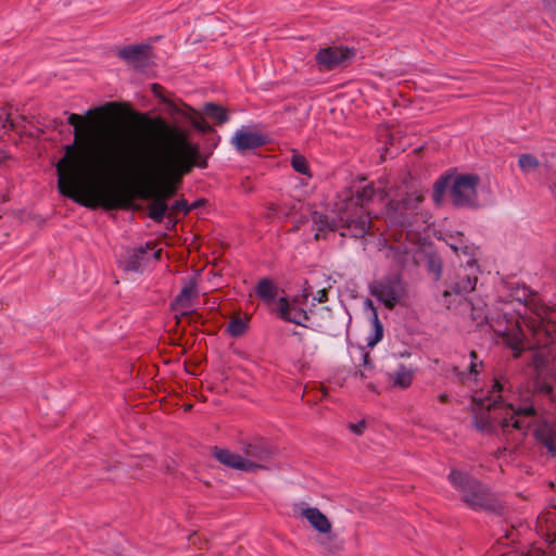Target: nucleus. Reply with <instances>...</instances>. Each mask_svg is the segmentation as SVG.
<instances>
[{"label":"nucleus","mask_w":556,"mask_h":556,"mask_svg":"<svg viewBox=\"0 0 556 556\" xmlns=\"http://www.w3.org/2000/svg\"><path fill=\"white\" fill-rule=\"evenodd\" d=\"M354 56V51L339 46L320 49L316 54V63L323 70L330 71L343 65Z\"/></svg>","instance_id":"nucleus-11"},{"label":"nucleus","mask_w":556,"mask_h":556,"mask_svg":"<svg viewBox=\"0 0 556 556\" xmlns=\"http://www.w3.org/2000/svg\"><path fill=\"white\" fill-rule=\"evenodd\" d=\"M151 141L140 164L139 198L149 200V217L161 222L169 210L167 200L176 193V185L188 174L199 157V147L187 135L159 119L150 128Z\"/></svg>","instance_id":"nucleus-2"},{"label":"nucleus","mask_w":556,"mask_h":556,"mask_svg":"<svg viewBox=\"0 0 556 556\" xmlns=\"http://www.w3.org/2000/svg\"><path fill=\"white\" fill-rule=\"evenodd\" d=\"M370 293L381 301L388 308H393L403 298L405 288L397 275L387 276L374 281Z\"/></svg>","instance_id":"nucleus-10"},{"label":"nucleus","mask_w":556,"mask_h":556,"mask_svg":"<svg viewBox=\"0 0 556 556\" xmlns=\"http://www.w3.org/2000/svg\"><path fill=\"white\" fill-rule=\"evenodd\" d=\"M478 280V266L475 260L469 258L466 265H460L446 281V289L442 293L443 305L451 309L465 303L467 306V294L472 292Z\"/></svg>","instance_id":"nucleus-7"},{"label":"nucleus","mask_w":556,"mask_h":556,"mask_svg":"<svg viewBox=\"0 0 556 556\" xmlns=\"http://www.w3.org/2000/svg\"><path fill=\"white\" fill-rule=\"evenodd\" d=\"M231 142L237 150L245 151L264 146L266 143V140L258 132L240 129L236 131L231 139Z\"/></svg>","instance_id":"nucleus-18"},{"label":"nucleus","mask_w":556,"mask_h":556,"mask_svg":"<svg viewBox=\"0 0 556 556\" xmlns=\"http://www.w3.org/2000/svg\"><path fill=\"white\" fill-rule=\"evenodd\" d=\"M160 87L157 85H153V91L156 92V90L159 89Z\"/></svg>","instance_id":"nucleus-44"},{"label":"nucleus","mask_w":556,"mask_h":556,"mask_svg":"<svg viewBox=\"0 0 556 556\" xmlns=\"http://www.w3.org/2000/svg\"><path fill=\"white\" fill-rule=\"evenodd\" d=\"M11 115V110L7 108H0V129L8 131L15 128V122Z\"/></svg>","instance_id":"nucleus-28"},{"label":"nucleus","mask_w":556,"mask_h":556,"mask_svg":"<svg viewBox=\"0 0 556 556\" xmlns=\"http://www.w3.org/2000/svg\"><path fill=\"white\" fill-rule=\"evenodd\" d=\"M368 306L371 308V320H372V327L374 332L372 336L368 339L367 344L369 346L376 345L379 341H381L383 337V328L381 323L379 321L378 314L376 308L372 306L371 301H367Z\"/></svg>","instance_id":"nucleus-24"},{"label":"nucleus","mask_w":556,"mask_h":556,"mask_svg":"<svg viewBox=\"0 0 556 556\" xmlns=\"http://www.w3.org/2000/svg\"><path fill=\"white\" fill-rule=\"evenodd\" d=\"M199 291L194 280H190L184 286L180 293L177 295L174 304V309L180 312L185 317L190 318L191 321H197L200 316L190 308L193 306L194 300L198 298Z\"/></svg>","instance_id":"nucleus-13"},{"label":"nucleus","mask_w":556,"mask_h":556,"mask_svg":"<svg viewBox=\"0 0 556 556\" xmlns=\"http://www.w3.org/2000/svg\"><path fill=\"white\" fill-rule=\"evenodd\" d=\"M546 9L556 13V0H543Z\"/></svg>","instance_id":"nucleus-38"},{"label":"nucleus","mask_w":556,"mask_h":556,"mask_svg":"<svg viewBox=\"0 0 556 556\" xmlns=\"http://www.w3.org/2000/svg\"><path fill=\"white\" fill-rule=\"evenodd\" d=\"M139 267H140V263H139V261H134V262L131 263V268H132V269L137 270Z\"/></svg>","instance_id":"nucleus-41"},{"label":"nucleus","mask_w":556,"mask_h":556,"mask_svg":"<svg viewBox=\"0 0 556 556\" xmlns=\"http://www.w3.org/2000/svg\"><path fill=\"white\" fill-rule=\"evenodd\" d=\"M349 428L353 433L361 435L364 433L366 424H365V421H361L358 424H350Z\"/></svg>","instance_id":"nucleus-37"},{"label":"nucleus","mask_w":556,"mask_h":556,"mask_svg":"<svg viewBox=\"0 0 556 556\" xmlns=\"http://www.w3.org/2000/svg\"><path fill=\"white\" fill-rule=\"evenodd\" d=\"M67 121L74 126V142L56 163L60 193L86 207H127L132 195L117 178L130 151L128 131L110 127L91 135L83 116L72 113Z\"/></svg>","instance_id":"nucleus-1"},{"label":"nucleus","mask_w":556,"mask_h":556,"mask_svg":"<svg viewBox=\"0 0 556 556\" xmlns=\"http://www.w3.org/2000/svg\"><path fill=\"white\" fill-rule=\"evenodd\" d=\"M154 256L159 257L160 256V251L154 252Z\"/></svg>","instance_id":"nucleus-45"},{"label":"nucleus","mask_w":556,"mask_h":556,"mask_svg":"<svg viewBox=\"0 0 556 556\" xmlns=\"http://www.w3.org/2000/svg\"><path fill=\"white\" fill-rule=\"evenodd\" d=\"M363 361H364V369H359L355 372L356 376H359L361 378H367V370L369 369V355L367 353L363 354Z\"/></svg>","instance_id":"nucleus-35"},{"label":"nucleus","mask_w":556,"mask_h":556,"mask_svg":"<svg viewBox=\"0 0 556 556\" xmlns=\"http://www.w3.org/2000/svg\"><path fill=\"white\" fill-rule=\"evenodd\" d=\"M194 126H195L197 128H199V129H204V128H203L200 124H198V123H194Z\"/></svg>","instance_id":"nucleus-43"},{"label":"nucleus","mask_w":556,"mask_h":556,"mask_svg":"<svg viewBox=\"0 0 556 556\" xmlns=\"http://www.w3.org/2000/svg\"><path fill=\"white\" fill-rule=\"evenodd\" d=\"M256 294L267 304L275 305V299L277 296V287L274 282L267 278L261 279L256 286Z\"/></svg>","instance_id":"nucleus-23"},{"label":"nucleus","mask_w":556,"mask_h":556,"mask_svg":"<svg viewBox=\"0 0 556 556\" xmlns=\"http://www.w3.org/2000/svg\"><path fill=\"white\" fill-rule=\"evenodd\" d=\"M295 513L305 518L316 531L325 534L331 531V522L318 508L300 504L295 506Z\"/></svg>","instance_id":"nucleus-16"},{"label":"nucleus","mask_w":556,"mask_h":556,"mask_svg":"<svg viewBox=\"0 0 556 556\" xmlns=\"http://www.w3.org/2000/svg\"><path fill=\"white\" fill-rule=\"evenodd\" d=\"M204 113L208 117L215 119L218 124L225 123L228 119L226 110L213 103H207L204 106Z\"/></svg>","instance_id":"nucleus-25"},{"label":"nucleus","mask_w":556,"mask_h":556,"mask_svg":"<svg viewBox=\"0 0 556 556\" xmlns=\"http://www.w3.org/2000/svg\"><path fill=\"white\" fill-rule=\"evenodd\" d=\"M273 452L265 443L250 444L244 451L245 459H253L258 464L265 466L264 469H268L267 463L271 458Z\"/></svg>","instance_id":"nucleus-22"},{"label":"nucleus","mask_w":556,"mask_h":556,"mask_svg":"<svg viewBox=\"0 0 556 556\" xmlns=\"http://www.w3.org/2000/svg\"><path fill=\"white\" fill-rule=\"evenodd\" d=\"M368 388L375 391V387H374V384H371V383H370V384H368Z\"/></svg>","instance_id":"nucleus-46"},{"label":"nucleus","mask_w":556,"mask_h":556,"mask_svg":"<svg viewBox=\"0 0 556 556\" xmlns=\"http://www.w3.org/2000/svg\"><path fill=\"white\" fill-rule=\"evenodd\" d=\"M518 163L520 168L526 173L533 170L539 165V161L531 154H521Z\"/></svg>","instance_id":"nucleus-30"},{"label":"nucleus","mask_w":556,"mask_h":556,"mask_svg":"<svg viewBox=\"0 0 556 556\" xmlns=\"http://www.w3.org/2000/svg\"><path fill=\"white\" fill-rule=\"evenodd\" d=\"M479 178L476 175L448 174L442 176L433 187V200L440 203L444 193L450 190L454 205L459 207H475L478 205L477 186Z\"/></svg>","instance_id":"nucleus-6"},{"label":"nucleus","mask_w":556,"mask_h":556,"mask_svg":"<svg viewBox=\"0 0 556 556\" xmlns=\"http://www.w3.org/2000/svg\"><path fill=\"white\" fill-rule=\"evenodd\" d=\"M439 400H440L441 402H446V401H447V395H446V394H440V395H439Z\"/></svg>","instance_id":"nucleus-42"},{"label":"nucleus","mask_w":556,"mask_h":556,"mask_svg":"<svg viewBox=\"0 0 556 556\" xmlns=\"http://www.w3.org/2000/svg\"><path fill=\"white\" fill-rule=\"evenodd\" d=\"M451 484L462 494L463 501L473 509H489L493 498L485 486L467 472L452 469L448 475Z\"/></svg>","instance_id":"nucleus-8"},{"label":"nucleus","mask_w":556,"mask_h":556,"mask_svg":"<svg viewBox=\"0 0 556 556\" xmlns=\"http://www.w3.org/2000/svg\"><path fill=\"white\" fill-rule=\"evenodd\" d=\"M521 556H529V554L527 553V554H523V555H521Z\"/></svg>","instance_id":"nucleus-47"},{"label":"nucleus","mask_w":556,"mask_h":556,"mask_svg":"<svg viewBox=\"0 0 556 556\" xmlns=\"http://www.w3.org/2000/svg\"><path fill=\"white\" fill-rule=\"evenodd\" d=\"M291 166L295 172H298L300 174L309 175V167H308L307 161L303 155H301L299 153L292 154Z\"/></svg>","instance_id":"nucleus-26"},{"label":"nucleus","mask_w":556,"mask_h":556,"mask_svg":"<svg viewBox=\"0 0 556 556\" xmlns=\"http://www.w3.org/2000/svg\"><path fill=\"white\" fill-rule=\"evenodd\" d=\"M214 455L218 462L233 469L255 472L260 468H265L263 464H258L253 459H245L244 456L232 453L228 450H216Z\"/></svg>","instance_id":"nucleus-14"},{"label":"nucleus","mask_w":556,"mask_h":556,"mask_svg":"<svg viewBox=\"0 0 556 556\" xmlns=\"http://www.w3.org/2000/svg\"><path fill=\"white\" fill-rule=\"evenodd\" d=\"M428 267L431 273L434 274L435 279L438 280L442 273V266L439 258L431 257L428 262Z\"/></svg>","instance_id":"nucleus-33"},{"label":"nucleus","mask_w":556,"mask_h":556,"mask_svg":"<svg viewBox=\"0 0 556 556\" xmlns=\"http://www.w3.org/2000/svg\"><path fill=\"white\" fill-rule=\"evenodd\" d=\"M482 366V362L477 361V354L471 351L468 355V362L460 368L459 366L453 367V374L462 382L476 380L479 370L478 367Z\"/></svg>","instance_id":"nucleus-21"},{"label":"nucleus","mask_w":556,"mask_h":556,"mask_svg":"<svg viewBox=\"0 0 556 556\" xmlns=\"http://www.w3.org/2000/svg\"><path fill=\"white\" fill-rule=\"evenodd\" d=\"M424 201L418 192L407 194L402 201H391L387 205L386 218L389 224L388 231L380 233L374 241L375 247L381 251L386 249V256L393 260L396 265L403 266L407 262L409 248L403 238L408 237V215L413 214Z\"/></svg>","instance_id":"nucleus-4"},{"label":"nucleus","mask_w":556,"mask_h":556,"mask_svg":"<svg viewBox=\"0 0 556 556\" xmlns=\"http://www.w3.org/2000/svg\"><path fill=\"white\" fill-rule=\"evenodd\" d=\"M502 392L503 384L495 380L489 395L473 396L478 406L475 426L478 430L488 433L516 432L513 440L518 441L536 419V410L532 403L533 393L530 390L520 391L518 402L506 403L502 401Z\"/></svg>","instance_id":"nucleus-3"},{"label":"nucleus","mask_w":556,"mask_h":556,"mask_svg":"<svg viewBox=\"0 0 556 556\" xmlns=\"http://www.w3.org/2000/svg\"><path fill=\"white\" fill-rule=\"evenodd\" d=\"M344 210L342 206L338 207V219H330L327 215L315 212L313 214V225L316 229L315 239L326 238L327 233L333 232L339 229H343L341 231V236H350V230L346 226L345 220H341V216L343 215Z\"/></svg>","instance_id":"nucleus-12"},{"label":"nucleus","mask_w":556,"mask_h":556,"mask_svg":"<svg viewBox=\"0 0 556 556\" xmlns=\"http://www.w3.org/2000/svg\"><path fill=\"white\" fill-rule=\"evenodd\" d=\"M308 293L306 290L302 294H298L292 299L279 298L276 303L274 311L283 320L293 323L299 326L307 327L309 319L306 311V302Z\"/></svg>","instance_id":"nucleus-9"},{"label":"nucleus","mask_w":556,"mask_h":556,"mask_svg":"<svg viewBox=\"0 0 556 556\" xmlns=\"http://www.w3.org/2000/svg\"><path fill=\"white\" fill-rule=\"evenodd\" d=\"M151 48L148 45L129 46L119 51V56L129 65L144 71L150 64Z\"/></svg>","instance_id":"nucleus-15"},{"label":"nucleus","mask_w":556,"mask_h":556,"mask_svg":"<svg viewBox=\"0 0 556 556\" xmlns=\"http://www.w3.org/2000/svg\"><path fill=\"white\" fill-rule=\"evenodd\" d=\"M498 336L503 343L513 350L515 357L520 356L521 352L529 348L519 324L510 325L503 331L498 330Z\"/></svg>","instance_id":"nucleus-17"},{"label":"nucleus","mask_w":556,"mask_h":556,"mask_svg":"<svg viewBox=\"0 0 556 556\" xmlns=\"http://www.w3.org/2000/svg\"><path fill=\"white\" fill-rule=\"evenodd\" d=\"M529 556H545V553L540 548H532L528 552Z\"/></svg>","instance_id":"nucleus-39"},{"label":"nucleus","mask_w":556,"mask_h":556,"mask_svg":"<svg viewBox=\"0 0 556 556\" xmlns=\"http://www.w3.org/2000/svg\"><path fill=\"white\" fill-rule=\"evenodd\" d=\"M305 290L307 291L308 296L312 295L313 300L316 301L317 303H324L328 299V291L326 288L317 290L316 293H313L311 291V288H306Z\"/></svg>","instance_id":"nucleus-32"},{"label":"nucleus","mask_w":556,"mask_h":556,"mask_svg":"<svg viewBox=\"0 0 556 556\" xmlns=\"http://www.w3.org/2000/svg\"><path fill=\"white\" fill-rule=\"evenodd\" d=\"M146 252H147V251H146V249L140 248L138 251H135V256H136L137 258H139V257H141L142 255H144V254H146Z\"/></svg>","instance_id":"nucleus-40"},{"label":"nucleus","mask_w":556,"mask_h":556,"mask_svg":"<svg viewBox=\"0 0 556 556\" xmlns=\"http://www.w3.org/2000/svg\"><path fill=\"white\" fill-rule=\"evenodd\" d=\"M545 445L551 452L556 453V432H552L546 437Z\"/></svg>","instance_id":"nucleus-36"},{"label":"nucleus","mask_w":556,"mask_h":556,"mask_svg":"<svg viewBox=\"0 0 556 556\" xmlns=\"http://www.w3.org/2000/svg\"><path fill=\"white\" fill-rule=\"evenodd\" d=\"M169 208H170L172 213H174V214L179 213V212L187 214L189 212L187 202L185 200L176 201Z\"/></svg>","instance_id":"nucleus-34"},{"label":"nucleus","mask_w":556,"mask_h":556,"mask_svg":"<svg viewBox=\"0 0 556 556\" xmlns=\"http://www.w3.org/2000/svg\"><path fill=\"white\" fill-rule=\"evenodd\" d=\"M247 319L241 317H235L229 321L228 331L233 337L241 336L247 329Z\"/></svg>","instance_id":"nucleus-27"},{"label":"nucleus","mask_w":556,"mask_h":556,"mask_svg":"<svg viewBox=\"0 0 556 556\" xmlns=\"http://www.w3.org/2000/svg\"><path fill=\"white\" fill-rule=\"evenodd\" d=\"M446 242L455 253L462 251L466 255L470 254V248L464 243L463 235L458 233L457 238L451 236Z\"/></svg>","instance_id":"nucleus-29"},{"label":"nucleus","mask_w":556,"mask_h":556,"mask_svg":"<svg viewBox=\"0 0 556 556\" xmlns=\"http://www.w3.org/2000/svg\"><path fill=\"white\" fill-rule=\"evenodd\" d=\"M416 369L412 366L400 364L389 372V381L393 388L407 389L413 383Z\"/></svg>","instance_id":"nucleus-19"},{"label":"nucleus","mask_w":556,"mask_h":556,"mask_svg":"<svg viewBox=\"0 0 556 556\" xmlns=\"http://www.w3.org/2000/svg\"><path fill=\"white\" fill-rule=\"evenodd\" d=\"M547 363V356L544 351H538L533 353V364L538 370H541Z\"/></svg>","instance_id":"nucleus-31"},{"label":"nucleus","mask_w":556,"mask_h":556,"mask_svg":"<svg viewBox=\"0 0 556 556\" xmlns=\"http://www.w3.org/2000/svg\"><path fill=\"white\" fill-rule=\"evenodd\" d=\"M386 198L387 193L380 186L376 188L374 185H368L357 191L355 198L349 199L342 205L344 213L341 220H345L351 237L364 238L367 233L370 235L371 224L364 208L375 199L384 201Z\"/></svg>","instance_id":"nucleus-5"},{"label":"nucleus","mask_w":556,"mask_h":556,"mask_svg":"<svg viewBox=\"0 0 556 556\" xmlns=\"http://www.w3.org/2000/svg\"><path fill=\"white\" fill-rule=\"evenodd\" d=\"M525 306L529 308L538 318L540 323L549 319L551 308L545 305L541 298L530 290H523Z\"/></svg>","instance_id":"nucleus-20"}]
</instances>
